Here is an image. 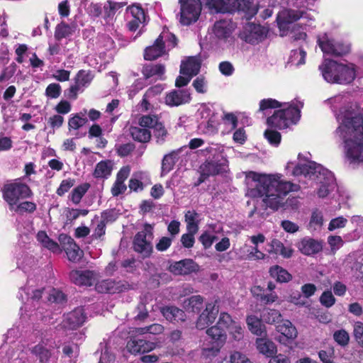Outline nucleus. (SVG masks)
I'll list each match as a JSON object with an SVG mask.
<instances>
[{
  "label": "nucleus",
  "mask_w": 363,
  "mask_h": 363,
  "mask_svg": "<svg viewBox=\"0 0 363 363\" xmlns=\"http://www.w3.org/2000/svg\"><path fill=\"white\" fill-rule=\"evenodd\" d=\"M245 182L248 186L247 194L252 197H264L267 207L277 210L284 204L286 195L299 189L297 184L280 179L278 175H267L249 172Z\"/></svg>",
  "instance_id": "f03ea898"
},
{
  "label": "nucleus",
  "mask_w": 363,
  "mask_h": 363,
  "mask_svg": "<svg viewBox=\"0 0 363 363\" xmlns=\"http://www.w3.org/2000/svg\"><path fill=\"white\" fill-rule=\"evenodd\" d=\"M246 259L250 260H260L266 257V255L261 252L257 246L249 247Z\"/></svg>",
  "instance_id": "4d7b16f0"
},
{
  "label": "nucleus",
  "mask_w": 363,
  "mask_h": 363,
  "mask_svg": "<svg viewBox=\"0 0 363 363\" xmlns=\"http://www.w3.org/2000/svg\"><path fill=\"white\" fill-rule=\"evenodd\" d=\"M354 336L357 343L363 347V323L358 321L354 324Z\"/></svg>",
  "instance_id": "69168bd1"
},
{
  "label": "nucleus",
  "mask_w": 363,
  "mask_h": 363,
  "mask_svg": "<svg viewBox=\"0 0 363 363\" xmlns=\"http://www.w3.org/2000/svg\"><path fill=\"white\" fill-rule=\"evenodd\" d=\"M90 185L88 183L82 184L75 187L70 195V199L74 204H78L82 197L89 189Z\"/></svg>",
  "instance_id": "37998d69"
},
{
  "label": "nucleus",
  "mask_w": 363,
  "mask_h": 363,
  "mask_svg": "<svg viewBox=\"0 0 363 363\" xmlns=\"http://www.w3.org/2000/svg\"><path fill=\"white\" fill-rule=\"evenodd\" d=\"M339 125L335 136L341 141L346 157L363 162V118L356 105L342 107L336 116Z\"/></svg>",
  "instance_id": "f257e3e1"
},
{
  "label": "nucleus",
  "mask_w": 363,
  "mask_h": 363,
  "mask_svg": "<svg viewBox=\"0 0 363 363\" xmlns=\"http://www.w3.org/2000/svg\"><path fill=\"white\" fill-rule=\"evenodd\" d=\"M36 209V205L31 201H19L17 204L13 206L10 210L23 214L24 213H33Z\"/></svg>",
  "instance_id": "49530a36"
},
{
  "label": "nucleus",
  "mask_w": 363,
  "mask_h": 363,
  "mask_svg": "<svg viewBox=\"0 0 363 363\" xmlns=\"http://www.w3.org/2000/svg\"><path fill=\"white\" fill-rule=\"evenodd\" d=\"M69 279L78 286H91L97 279V274L90 270H73L69 273Z\"/></svg>",
  "instance_id": "dca6fc26"
},
{
  "label": "nucleus",
  "mask_w": 363,
  "mask_h": 363,
  "mask_svg": "<svg viewBox=\"0 0 363 363\" xmlns=\"http://www.w3.org/2000/svg\"><path fill=\"white\" fill-rule=\"evenodd\" d=\"M301 18H307L306 13L284 9L278 13L277 21L279 29L281 30H284L288 28L289 24Z\"/></svg>",
  "instance_id": "f3484780"
},
{
  "label": "nucleus",
  "mask_w": 363,
  "mask_h": 363,
  "mask_svg": "<svg viewBox=\"0 0 363 363\" xmlns=\"http://www.w3.org/2000/svg\"><path fill=\"white\" fill-rule=\"evenodd\" d=\"M246 323L249 330L257 336L266 335L265 326L262 323L261 319L254 315L247 316Z\"/></svg>",
  "instance_id": "cd10ccee"
},
{
  "label": "nucleus",
  "mask_w": 363,
  "mask_h": 363,
  "mask_svg": "<svg viewBox=\"0 0 363 363\" xmlns=\"http://www.w3.org/2000/svg\"><path fill=\"white\" fill-rule=\"evenodd\" d=\"M86 113V110L84 109L80 113H77L70 118L68 121L69 130H78L85 125L87 122V118L84 117Z\"/></svg>",
  "instance_id": "58836bf2"
},
{
  "label": "nucleus",
  "mask_w": 363,
  "mask_h": 363,
  "mask_svg": "<svg viewBox=\"0 0 363 363\" xmlns=\"http://www.w3.org/2000/svg\"><path fill=\"white\" fill-rule=\"evenodd\" d=\"M203 303V298L201 296H192L189 298L184 300V307L186 309L195 311L199 310Z\"/></svg>",
  "instance_id": "09e8293b"
},
{
  "label": "nucleus",
  "mask_w": 363,
  "mask_h": 363,
  "mask_svg": "<svg viewBox=\"0 0 363 363\" xmlns=\"http://www.w3.org/2000/svg\"><path fill=\"white\" fill-rule=\"evenodd\" d=\"M163 316L173 323L184 322L186 320L185 313L175 306H166L161 309Z\"/></svg>",
  "instance_id": "393cba45"
},
{
  "label": "nucleus",
  "mask_w": 363,
  "mask_h": 363,
  "mask_svg": "<svg viewBox=\"0 0 363 363\" xmlns=\"http://www.w3.org/2000/svg\"><path fill=\"white\" fill-rule=\"evenodd\" d=\"M31 352L39 359L40 363H47L50 357V351L42 344L33 347Z\"/></svg>",
  "instance_id": "a18cd8bd"
},
{
  "label": "nucleus",
  "mask_w": 363,
  "mask_h": 363,
  "mask_svg": "<svg viewBox=\"0 0 363 363\" xmlns=\"http://www.w3.org/2000/svg\"><path fill=\"white\" fill-rule=\"evenodd\" d=\"M251 293L254 297L266 305L272 304L279 298L278 295L275 292L265 294L264 289L259 286H253L251 289Z\"/></svg>",
  "instance_id": "a878e982"
},
{
  "label": "nucleus",
  "mask_w": 363,
  "mask_h": 363,
  "mask_svg": "<svg viewBox=\"0 0 363 363\" xmlns=\"http://www.w3.org/2000/svg\"><path fill=\"white\" fill-rule=\"evenodd\" d=\"M203 175L211 176L223 172H226L228 169V162L227 159L221 156V158H214L213 160L209 161L203 164L201 167Z\"/></svg>",
  "instance_id": "4468645a"
},
{
  "label": "nucleus",
  "mask_w": 363,
  "mask_h": 363,
  "mask_svg": "<svg viewBox=\"0 0 363 363\" xmlns=\"http://www.w3.org/2000/svg\"><path fill=\"white\" fill-rule=\"evenodd\" d=\"M333 337L334 340L342 346L347 345L350 340L349 334L345 330H340L335 332Z\"/></svg>",
  "instance_id": "e2e57ef3"
},
{
  "label": "nucleus",
  "mask_w": 363,
  "mask_h": 363,
  "mask_svg": "<svg viewBox=\"0 0 363 363\" xmlns=\"http://www.w3.org/2000/svg\"><path fill=\"white\" fill-rule=\"evenodd\" d=\"M318 43L324 53L334 56H342L350 51V45L329 38L326 34L320 37Z\"/></svg>",
  "instance_id": "f8f14e48"
},
{
  "label": "nucleus",
  "mask_w": 363,
  "mask_h": 363,
  "mask_svg": "<svg viewBox=\"0 0 363 363\" xmlns=\"http://www.w3.org/2000/svg\"><path fill=\"white\" fill-rule=\"evenodd\" d=\"M269 273L272 278L280 283L289 282L292 276L287 270L279 265H274L269 268Z\"/></svg>",
  "instance_id": "c756f323"
},
{
  "label": "nucleus",
  "mask_w": 363,
  "mask_h": 363,
  "mask_svg": "<svg viewBox=\"0 0 363 363\" xmlns=\"http://www.w3.org/2000/svg\"><path fill=\"white\" fill-rule=\"evenodd\" d=\"M153 227L150 224H145L143 230L138 232L134 237V250L140 254L143 258L149 257L153 251Z\"/></svg>",
  "instance_id": "1a4fd4ad"
},
{
  "label": "nucleus",
  "mask_w": 363,
  "mask_h": 363,
  "mask_svg": "<svg viewBox=\"0 0 363 363\" xmlns=\"http://www.w3.org/2000/svg\"><path fill=\"white\" fill-rule=\"evenodd\" d=\"M303 106L301 103H293L287 107L276 111L274 114L267 120V124L271 127L284 129L292 124H295L300 118V108Z\"/></svg>",
  "instance_id": "423d86ee"
},
{
  "label": "nucleus",
  "mask_w": 363,
  "mask_h": 363,
  "mask_svg": "<svg viewBox=\"0 0 363 363\" xmlns=\"http://www.w3.org/2000/svg\"><path fill=\"white\" fill-rule=\"evenodd\" d=\"M126 289L125 285L113 279L101 280L96 284V290L99 293L115 294Z\"/></svg>",
  "instance_id": "6ab92c4d"
},
{
  "label": "nucleus",
  "mask_w": 363,
  "mask_h": 363,
  "mask_svg": "<svg viewBox=\"0 0 363 363\" xmlns=\"http://www.w3.org/2000/svg\"><path fill=\"white\" fill-rule=\"evenodd\" d=\"M206 333L210 336L212 340H215L216 343L223 345L226 340L225 330L221 328L218 323L212 326L206 330Z\"/></svg>",
  "instance_id": "f704fd0d"
},
{
  "label": "nucleus",
  "mask_w": 363,
  "mask_h": 363,
  "mask_svg": "<svg viewBox=\"0 0 363 363\" xmlns=\"http://www.w3.org/2000/svg\"><path fill=\"white\" fill-rule=\"evenodd\" d=\"M198 213L194 211H188L185 214V222L188 232L197 233L199 230Z\"/></svg>",
  "instance_id": "ea45409f"
},
{
  "label": "nucleus",
  "mask_w": 363,
  "mask_h": 363,
  "mask_svg": "<svg viewBox=\"0 0 363 363\" xmlns=\"http://www.w3.org/2000/svg\"><path fill=\"white\" fill-rule=\"evenodd\" d=\"M196 264L191 259H184L169 266V271L175 275L189 274L196 270Z\"/></svg>",
  "instance_id": "b1692460"
},
{
  "label": "nucleus",
  "mask_w": 363,
  "mask_h": 363,
  "mask_svg": "<svg viewBox=\"0 0 363 363\" xmlns=\"http://www.w3.org/2000/svg\"><path fill=\"white\" fill-rule=\"evenodd\" d=\"M16 69L17 65L14 62H12L8 67L4 68L2 72L0 74V82L10 79L16 72Z\"/></svg>",
  "instance_id": "bf43d9fd"
},
{
  "label": "nucleus",
  "mask_w": 363,
  "mask_h": 363,
  "mask_svg": "<svg viewBox=\"0 0 363 363\" xmlns=\"http://www.w3.org/2000/svg\"><path fill=\"white\" fill-rule=\"evenodd\" d=\"M191 94L187 90L174 89L167 94L165 104L169 106H179L189 103Z\"/></svg>",
  "instance_id": "a211bd4d"
},
{
  "label": "nucleus",
  "mask_w": 363,
  "mask_h": 363,
  "mask_svg": "<svg viewBox=\"0 0 363 363\" xmlns=\"http://www.w3.org/2000/svg\"><path fill=\"white\" fill-rule=\"evenodd\" d=\"M167 48H174L177 45L174 35L168 31H163L155 40L154 44L146 48L144 57L146 60H154L165 53V44Z\"/></svg>",
  "instance_id": "6e6552de"
},
{
  "label": "nucleus",
  "mask_w": 363,
  "mask_h": 363,
  "mask_svg": "<svg viewBox=\"0 0 363 363\" xmlns=\"http://www.w3.org/2000/svg\"><path fill=\"white\" fill-rule=\"evenodd\" d=\"M180 5L179 21L183 26L196 22L201 15L202 5L200 0H179Z\"/></svg>",
  "instance_id": "9d476101"
},
{
  "label": "nucleus",
  "mask_w": 363,
  "mask_h": 363,
  "mask_svg": "<svg viewBox=\"0 0 363 363\" xmlns=\"http://www.w3.org/2000/svg\"><path fill=\"white\" fill-rule=\"evenodd\" d=\"M142 72L146 79L152 77H161L165 72V67L162 64H149L143 67Z\"/></svg>",
  "instance_id": "72a5a7b5"
},
{
  "label": "nucleus",
  "mask_w": 363,
  "mask_h": 363,
  "mask_svg": "<svg viewBox=\"0 0 363 363\" xmlns=\"http://www.w3.org/2000/svg\"><path fill=\"white\" fill-rule=\"evenodd\" d=\"M93 79L94 74L91 71L82 69L79 71L77 74L75 82L82 89L83 87L87 86Z\"/></svg>",
  "instance_id": "a19ab883"
},
{
  "label": "nucleus",
  "mask_w": 363,
  "mask_h": 363,
  "mask_svg": "<svg viewBox=\"0 0 363 363\" xmlns=\"http://www.w3.org/2000/svg\"><path fill=\"white\" fill-rule=\"evenodd\" d=\"M218 313V308L216 302L208 303L205 310L199 315L196 321V328L199 330L206 328L212 324L216 318Z\"/></svg>",
  "instance_id": "2eb2a0df"
},
{
  "label": "nucleus",
  "mask_w": 363,
  "mask_h": 363,
  "mask_svg": "<svg viewBox=\"0 0 363 363\" xmlns=\"http://www.w3.org/2000/svg\"><path fill=\"white\" fill-rule=\"evenodd\" d=\"M229 363H253L245 354L233 351L229 355Z\"/></svg>",
  "instance_id": "864d4df0"
},
{
  "label": "nucleus",
  "mask_w": 363,
  "mask_h": 363,
  "mask_svg": "<svg viewBox=\"0 0 363 363\" xmlns=\"http://www.w3.org/2000/svg\"><path fill=\"white\" fill-rule=\"evenodd\" d=\"M129 130L133 140L138 142L147 143L151 138L150 131L143 127L132 126Z\"/></svg>",
  "instance_id": "c9c22d12"
},
{
  "label": "nucleus",
  "mask_w": 363,
  "mask_h": 363,
  "mask_svg": "<svg viewBox=\"0 0 363 363\" xmlns=\"http://www.w3.org/2000/svg\"><path fill=\"white\" fill-rule=\"evenodd\" d=\"M73 32L74 29L72 27L65 23H61L55 28V38L56 40H60L62 38L69 37Z\"/></svg>",
  "instance_id": "c03bdc74"
},
{
  "label": "nucleus",
  "mask_w": 363,
  "mask_h": 363,
  "mask_svg": "<svg viewBox=\"0 0 363 363\" xmlns=\"http://www.w3.org/2000/svg\"><path fill=\"white\" fill-rule=\"evenodd\" d=\"M235 323L237 321L233 320L228 313L223 312L220 314L217 323L225 330V329L229 330Z\"/></svg>",
  "instance_id": "603ef678"
},
{
  "label": "nucleus",
  "mask_w": 363,
  "mask_h": 363,
  "mask_svg": "<svg viewBox=\"0 0 363 363\" xmlns=\"http://www.w3.org/2000/svg\"><path fill=\"white\" fill-rule=\"evenodd\" d=\"M48 300L52 303H62L65 299V294L55 289H51L48 292Z\"/></svg>",
  "instance_id": "13d9d810"
},
{
  "label": "nucleus",
  "mask_w": 363,
  "mask_h": 363,
  "mask_svg": "<svg viewBox=\"0 0 363 363\" xmlns=\"http://www.w3.org/2000/svg\"><path fill=\"white\" fill-rule=\"evenodd\" d=\"M288 171L291 170L294 176L303 175L305 177L315 181L320 184L317 194L320 198L326 197L336 187L333 173L315 162H309L304 164H296L289 162L286 167Z\"/></svg>",
  "instance_id": "7ed1b4c3"
},
{
  "label": "nucleus",
  "mask_w": 363,
  "mask_h": 363,
  "mask_svg": "<svg viewBox=\"0 0 363 363\" xmlns=\"http://www.w3.org/2000/svg\"><path fill=\"white\" fill-rule=\"evenodd\" d=\"M271 250L269 252L276 255H280L284 258H290L292 257L294 250L291 246H285L280 240L273 239L270 242Z\"/></svg>",
  "instance_id": "c85d7f7f"
},
{
  "label": "nucleus",
  "mask_w": 363,
  "mask_h": 363,
  "mask_svg": "<svg viewBox=\"0 0 363 363\" xmlns=\"http://www.w3.org/2000/svg\"><path fill=\"white\" fill-rule=\"evenodd\" d=\"M236 25L230 19L217 21L213 27V34L220 43H231L234 40L233 33Z\"/></svg>",
  "instance_id": "9b49d317"
},
{
  "label": "nucleus",
  "mask_w": 363,
  "mask_h": 363,
  "mask_svg": "<svg viewBox=\"0 0 363 363\" xmlns=\"http://www.w3.org/2000/svg\"><path fill=\"white\" fill-rule=\"evenodd\" d=\"M323 223V217L322 213L318 211H313L309 223L310 227L313 228L314 230H316L317 228H320Z\"/></svg>",
  "instance_id": "680f3d73"
},
{
  "label": "nucleus",
  "mask_w": 363,
  "mask_h": 363,
  "mask_svg": "<svg viewBox=\"0 0 363 363\" xmlns=\"http://www.w3.org/2000/svg\"><path fill=\"white\" fill-rule=\"evenodd\" d=\"M319 69L324 79L331 84H350L356 77V68L352 63L345 65L335 60H325Z\"/></svg>",
  "instance_id": "20e7f679"
},
{
  "label": "nucleus",
  "mask_w": 363,
  "mask_h": 363,
  "mask_svg": "<svg viewBox=\"0 0 363 363\" xmlns=\"http://www.w3.org/2000/svg\"><path fill=\"white\" fill-rule=\"evenodd\" d=\"M177 160V152L173 151L167 155H165L162 161V175H164L172 170Z\"/></svg>",
  "instance_id": "e433bc0d"
},
{
  "label": "nucleus",
  "mask_w": 363,
  "mask_h": 363,
  "mask_svg": "<svg viewBox=\"0 0 363 363\" xmlns=\"http://www.w3.org/2000/svg\"><path fill=\"white\" fill-rule=\"evenodd\" d=\"M256 345L258 351L267 357H272L277 354V346L269 339L257 338L256 340Z\"/></svg>",
  "instance_id": "bb28decb"
},
{
  "label": "nucleus",
  "mask_w": 363,
  "mask_h": 363,
  "mask_svg": "<svg viewBox=\"0 0 363 363\" xmlns=\"http://www.w3.org/2000/svg\"><path fill=\"white\" fill-rule=\"evenodd\" d=\"M264 137L271 145L277 146L280 143L281 134L276 130H266Z\"/></svg>",
  "instance_id": "052dcab7"
},
{
  "label": "nucleus",
  "mask_w": 363,
  "mask_h": 363,
  "mask_svg": "<svg viewBox=\"0 0 363 363\" xmlns=\"http://www.w3.org/2000/svg\"><path fill=\"white\" fill-rule=\"evenodd\" d=\"M32 194V191L27 184L17 181L5 184L3 189V197L9 208L21 200L30 198Z\"/></svg>",
  "instance_id": "0eeeda50"
},
{
  "label": "nucleus",
  "mask_w": 363,
  "mask_h": 363,
  "mask_svg": "<svg viewBox=\"0 0 363 363\" xmlns=\"http://www.w3.org/2000/svg\"><path fill=\"white\" fill-rule=\"evenodd\" d=\"M85 319L83 308H76L67 315L64 320V327L72 330L76 329L84 323Z\"/></svg>",
  "instance_id": "412c9836"
},
{
  "label": "nucleus",
  "mask_w": 363,
  "mask_h": 363,
  "mask_svg": "<svg viewBox=\"0 0 363 363\" xmlns=\"http://www.w3.org/2000/svg\"><path fill=\"white\" fill-rule=\"evenodd\" d=\"M230 337L235 341H240L244 337V329L237 322L228 330Z\"/></svg>",
  "instance_id": "5fc2aeb1"
},
{
  "label": "nucleus",
  "mask_w": 363,
  "mask_h": 363,
  "mask_svg": "<svg viewBox=\"0 0 363 363\" xmlns=\"http://www.w3.org/2000/svg\"><path fill=\"white\" fill-rule=\"evenodd\" d=\"M167 135V131L164 128V126L162 123L157 124L154 128V136L156 138V142L159 145H162L164 143L165 138Z\"/></svg>",
  "instance_id": "6e6d98bb"
},
{
  "label": "nucleus",
  "mask_w": 363,
  "mask_h": 363,
  "mask_svg": "<svg viewBox=\"0 0 363 363\" xmlns=\"http://www.w3.org/2000/svg\"><path fill=\"white\" fill-rule=\"evenodd\" d=\"M160 122L154 115H145L139 119V125L143 128H155Z\"/></svg>",
  "instance_id": "8fccbe9b"
},
{
  "label": "nucleus",
  "mask_w": 363,
  "mask_h": 363,
  "mask_svg": "<svg viewBox=\"0 0 363 363\" xmlns=\"http://www.w3.org/2000/svg\"><path fill=\"white\" fill-rule=\"evenodd\" d=\"M320 303L325 308L332 307L336 302V298L330 290L325 291L320 296Z\"/></svg>",
  "instance_id": "3c124183"
},
{
  "label": "nucleus",
  "mask_w": 363,
  "mask_h": 363,
  "mask_svg": "<svg viewBox=\"0 0 363 363\" xmlns=\"http://www.w3.org/2000/svg\"><path fill=\"white\" fill-rule=\"evenodd\" d=\"M37 240L44 247L48 248L53 252H61L59 245L51 240L45 231H39L36 235Z\"/></svg>",
  "instance_id": "473e14b6"
},
{
  "label": "nucleus",
  "mask_w": 363,
  "mask_h": 363,
  "mask_svg": "<svg viewBox=\"0 0 363 363\" xmlns=\"http://www.w3.org/2000/svg\"><path fill=\"white\" fill-rule=\"evenodd\" d=\"M208 9L215 12L244 11L247 17L255 16L257 11V5L252 0H203Z\"/></svg>",
  "instance_id": "39448f33"
},
{
  "label": "nucleus",
  "mask_w": 363,
  "mask_h": 363,
  "mask_svg": "<svg viewBox=\"0 0 363 363\" xmlns=\"http://www.w3.org/2000/svg\"><path fill=\"white\" fill-rule=\"evenodd\" d=\"M245 31L249 32V35L244 36L245 41L252 43L254 39L261 38L264 34V29L259 25L249 24L245 27Z\"/></svg>",
  "instance_id": "4c0bfd02"
},
{
  "label": "nucleus",
  "mask_w": 363,
  "mask_h": 363,
  "mask_svg": "<svg viewBox=\"0 0 363 363\" xmlns=\"http://www.w3.org/2000/svg\"><path fill=\"white\" fill-rule=\"evenodd\" d=\"M291 56V62L296 65L305 63L306 52L303 50H294Z\"/></svg>",
  "instance_id": "774afa93"
},
{
  "label": "nucleus",
  "mask_w": 363,
  "mask_h": 363,
  "mask_svg": "<svg viewBox=\"0 0 363 363\" xmlns=\"http://www.w3.org/2000/svg\"><path fill=\"white\" fill-rule=\"evenodd\" d=\"M262 318L269 324L279 323L281 319V315L278 310L267 308L264 311Z\"/></svg>",
  "instance_id": "79ce46f5"
},
{
  "label": "nucleus",
  "mask_w": 363,
  "mask_h": 363,
  "mask_svg": "<svg viewBox=\"0 0 363 363\" xmlns=\"http://www.w3.org/2000/svg\"><path fill=\"white\" fill-rule=\"evenodd\" d=\"M113 170V163L110 160L101 161L95 167L94 177L97 179L107 178Z\"/></svg>",
  "instance_id": "2f4dec72"
},
{
  "label": "nucleus",
  "mask_w": 363,
  "mask_h": 363,
  "mask_svg": "<svg viewBox=\"0 0 363 363\" xmlns=\"http://www.w3.org/2000/svg\"><path fill=\"white\" fill-rule=\"evenodd\" d=\"M201 60L199 57H189L186 61H182L180 66V74L193 77L200 71Z\"/></svg>",
  "instance_id": "aec40b11"
},
{
  "label": "nucleus",
  "mask_w": 363,
  "mask_h": 363,
  "mask_svg": "<svg viewBox=\"0 0 363 363\" xmlns=\"http://www.w3.org/2000/svg\"><path fill=\"white\" fill-rule=\"evenodd\" d=\"M59 241L69 261L77 262L81 259L83 256V251L71 237L66 234H60Z\"/></svg>",
  "instance_id": "ddd939ff"
},
{
  "label": "nucleus",
  "mask_w": 363,
  "mask_h": 363,
  "mask_svg": "<svg viewBox=\"0 0 363 363\" xmlns=\"http://www.w3.org/2000/svg\"><path fill=\"white\" fill-rule=\"evenodd\" d=\"M125 5L123 2L108 1L104 6L105 16L108 18L113 17L117 11Z\"/></svg>",
  "instance_id": "de8ad7c7"
},
{
  "label": "nucleus",
  "mask_w": 363,
  "mask_h": 363,
  "mask_svg": "<svg viewBox=\"0 0 363 363\" xmlns=\"http://www.w3.org/2000/svg\"><path fill=\"white\" fill-rule=\"evenodd\" d=\"M298 248L301 253L306 255H311L319 252L322 250V244L313 238H304L298 242Z\"/></svg>",
  "instance_id": "5701e85b"
},
{
  "label": "nucleus",
  "mask_w": 363,
  "mask_h": 363,
  "mask_svg": "<svg viewBox=\"0 0 363 363\" xmlns=\"http://www.w3.org/2000/svg\"><path fill=\"white\" fill-rule=\"evenodd\" d=\"M277 330L288 339L294 340L298 335L296 327L289 320H281L277 326Z\"/></svg>",
  "instance_id": "7c9ffc66"
},
{
  "label": "nucleus",
  "mask_w": 363,
  "mask_h": 363,
  "mask_svg": "<svg viewBox=\"0 0 363 363\" xmlns=\"http://www.w3.org/2000/svg\"><path fill=\"white\" fill-rule=\"evenodd\" d=\"M222 347V345L216 343V345L212 346L210 347L203 348L202 350V355L206 359H212L218 355L220 352V350Z\"/></svg>",
  "instance_id": "0e129e2a"
},
{
  "label": "nucleus",
  "mask_w": 363,
  "mask_h": 363,
  "mask_svg": "<svg viewBox=\"0 0 363 363\" xmlns=\"http://www.w3.org/2000/svg\"><path fill=\"white\" fill-rule=\"evenodd\" d=\"M128 351L133 354L145 353L155 348V344L143 339H133L127 344Z\"/></svg>",
  "instance_id": "4be33fe9"
},
{
  "label": "nucleus",
  "mask_w": 363,
  "mask_h": 363,
  "mask_svg": "<svg viewBox=\"0 0 363 363\" xmlns=\"http://www.w3.org/2000/svg\"><path fill=\"white\" fill-rule=\"evenodd\" d=\"M74 181L72 179L62 180L56 193L60 196H63L74 186Z\"/></svg>",
  "instance_id": "338daca9"
}]
</instances>
